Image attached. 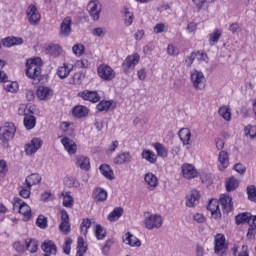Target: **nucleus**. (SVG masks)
Segmentation results:
<instances>
[{"mask_svg": "<svg viewBox=\"0 0 256 256\" xmlns=\"http://www.w3.org/2000/svg\"><path fill=\"white\" fill-rule=\"evenodd\" d=\"M41 67H43V60L40 57L28 59L26 61V76L39 83L41 81Z\"/></svg>", "mask_w": 256, "mask_h": 256, "instance_id": "nucleus-1", "label": "nucleus"}, {"mask_svg": "<svg viewBox=\"0 0 256 256\" xmlns=\"http://www.w3.org/2000/svg\"><path fill=\"white\" fill-rule=\"evenodd\" d=\"M23 115V123L25 129L27 131L35 129V125H37V118L35 117V105L27 104L25 108H23Z\"/></svg>", "mask_w": 256, "mask_h": 256, "instance_id": "nucleus-2", "label": "nucleus"}, {"mask_svg": "<svg viewBox=\"0 0 256 256\" xmlns=\"http://www.w3.org/2000/svg\"><path fill=\"white\" fill-rule=\"evenodd\" d=\"M146 229L153 231V229H161L163 227V217L158 214L148 213V216L144 219Z\"/></svg>", "mask_w": 256, "mask_h": 256, "instance_id": "nucleus-3", "label": "nucleus"}, {"mask_svg": "<svg viewBox=\"0 0 256 256\" xmlns=\"http://www.w3.org/2000/svg\"><path fill=\"white\" fill-rule=\"evenodd\" d=\"M17 128L13 122H6L4 126L0 128V139L3 143H7V141H11L13 137H15V133Z\"/></svg>", "mask_w": 256, "mask_h": 256, "instance_id": "nucleus-4", "label": "nucleus"}, {"mask_svg": "<svg viewBox=\"0 0 256 256\" xmlns=\"http://www.w3.org/2000/svg\"><path fill=\"white\" fill-rule=\"evenodd\" d=\"M97 73L99 78L103 79V81H113V79H115V70L107 64H101L97 68Z\"/></svg>", "mask_w": 256, "mask_h": 256, "instance_id": "nucleus-5", "label": "nucleus"}, {"mask_svg": "<svg viewBox=\"0 0 256 256\" xmlns=\"http://www.w3.org/2000/svg\"><path fill=\"white\" fill-rule=\"evenodd\" d=\"M227 251V246L225 244V235L216 234L214 238V253L219 256L225 255Z\"/></svg>", "mask_w": 256, "mask_h": 256, "instance_id": "nucleus-6", "label": "nucleus"}, {"mask_svg": "<svg viewBox=\"0 0 256 256\" xmlns=\"http://www.w3.org/2000/svg\"><path fill=\"white\" fill-rule=\"evenodd\" d=\"M139 59H141L139 54L128 56L122 63V69L124 73H129L130 71H133V69H135V66L139 63Z\"/></svg>", "mask_w": 256, "mask_h": 256, "instance_id": "nucleus-7", "label": "nucleus"}, {"mask_svg": "<svg viewBox=\"0 0 256 256\" xmlns=\"http://www.w3.org/2000/svg\"><path fill=\"white\" fill-rule=\"evenodd\" d=\"M190 79L194 89H196L197 91L203 89V81H205V75L203 74V72L199 70L192 71Z\"/></svg>", "mask_w": 256, "mask_h": 256, "instance_id": "nucleus-8", "label": "nucleus"}, {"mask_svg": "<svg viewBox=\"0 0 256 256\" xmlns=\"http://www.w3.org/2000/svg\"><path fill=\"white\" fill-rule=\"evenodd\" d=\"M78 97H81L84 101H90V103H99L101 96L97 91L84 90L78 93Z\"/></svg>", "mask_w": 256, "mask_h": 256, "instance_id": "nucleus-9", "label": "nucleus"}, {"mask_svg": "<svg viewBox=\"0 0 256 256\" xmlns=\"http://www.w3.org/2000/svg\"><path fill=\"white\" fill-rule=\"evenodd\" d=\"M61 223L59 229L64 235H69L71 233V224H69V213L67 210H61Z\"/></svg>", "mask_w": 256, "mask_h": 256, "instance_id": "nucleus-10", "label": "nucleus"}, {"mask_svg": "<svg viewBox=\"0 0 256 256\" xmlns=\"http://www.w3.org/2000/svg\"><path fill=\"white\" fill-rule=\"evenodd\" d=\"M42 146L43 140H41V138H33L30 143L25 145L26 155H33L34 153H37Z\"/></svg>", "mask_w": 256, "mask_h": 256, "instance_id": "nucleus-11", "label": "nucleus"}, {"mask_svg": "<svg viewBox=\"0 0 256 256\" xmlns=\"http://www.w3.org/2000/svg\"><path fill=\"white\" fill-rule=\"evenodd\" d=\"M27 17L31 25H37L39 20L41 19V14H39V10H37V6L30 5L27 8Z\"/></svg>", "mask_w": 256, "mask_h": 256, "instance_id": "nucleus-12", "label": "nucleus"}, {"mask_svg": "<svg viewBox=\"0 0 256 256\" xmlns=\"http://www.w3.org/2000/svg\"><path fill=\"white\" fill-rule=\"evenodd\" d=\"M88 9L90 17H92L94 21H99V17L101 14V4H99V1H90Z\"/></svg>", "mask_w": 256, "mask_h": 256, "instance_id": "nucleus-13", "label": "nucleus"}, {"mask_svg": "<svg viewBox=\"0 0 256 256\" xmlns=\"http://www.w3.org/2000/svg\"><path fill=\"white\" fill-rule=\"evenodd\" d=\"M36 96L40 101H49L53 97V90L47 86H39L36 90Z\"/></svg>", "mask_w": 256, "mask_h": 256, "instance_id": "nucleus-14", "label": "nucleus"}, {"mask_svg": "<svg viewBox=\"0 0 256 256\" xmlns=\"http://www.w3.org/2000/svg\"><path fill=\"white\" fill-rule=\"evenodd\" d=\"M71 23H73L71 17L67 16L63 19L60 25V37H69V35H71Z\"/></svg>", "mask_w": 256, "mask_h": 256, "instance_id": "nucleus-15", "label": "nucleus"}, {"mask_svg": "<svg viewBox=\"0 0 256 256\" xmlns=\"http://www.w3.org/2000/svg\"><path fill=\"white\" fill-rule=\"evenodd\" d=\"M220 205H222L223 213H231L233 211V198L228 194L221 195Z\"/></svg>", "mask_w": 256, "mask_h": 256, "instance_id": "nucleus-16", "label": "nucleus"}, {"mask_svg": "<svg viewBox=\"0 0 256 256\" xmlns=\"http://www.w3.org/2000/svg\"><path fill=\"white\" fill-rule=\"evenodd\" d=\"M207 210L210 211L213 219L221 218V210L219 209V201L211 199L207 205Z\"/></svg>", "mask_w": 256, "mask_h": 256, "instance_id": "nucleus-17", "label": "nucleus"}, {"mask_svg": "<svg viewBox=\"0 0 256 256\" xmlns=\"http://www.w3.org/2000/svg\"><path fill=\"white\" fill-rule=\"evenodd\" d=\"M133 161V156L131 152H120L119 154L114 157L113 162L115 165H123L125 163H131Z\"/></svg>", "mask_w": 256, "mask_h": 256, "instance_id": "nucleus-18", "label": "nucleus"}, {"mask_svg": "<svg viewBox=\"0 0 256 256\" xmlns=\"http://www.w3.org/2000/svg\"><path fill=\"white\" fill-rule=\"evenodd\" d=\"M61 143L69 155H75V153H77V144L75 141L68 137H64L61 139Z\"/></svg>", "mask_w": 256, "mask_h": 256, "instance_id": "nucleus-19", "label": "nucleus"}, {"mask_svg": "<svg viewBox=\"0 0 256 256\" xmlns=\"http://www.w3.org/2000/svg\"><path fill=\"white\" fill-rule=\"evenodd\" d=\"M41 249L45 253L44 256L57 255V245L51 240L43 242Z\"/></svg>", "mask_w": 256, "mask_h": 256, "instance_id": "nucleus-20", "label": "nucleus"}, {"mask_svg": "<svg viewBox=\"0 0 256 256\" xmlns=\"http://www.w3.org/2000/svg\"><path fill=\"white\" fill-rule=\"evenodd\" d=\"M182 174L185 179H195L199 175L195 166L191 164H184L182 166Z\"/></svg>", "mask_w": 256, "mask_h": 256, "instance_id": "nucleus-21", "label": "nucleus"}, {"mask_svg": "<svg viewBox=\"0 0 256 256\" xmlns=\"http://www.w3.org/2000/svg\"><path fill=\"white\" fill-rule=\"evenodd\" d=\"M199 199H201L199 191L192 190L191 193L186 196V207H195V205L199 203Z\"/></svg>", "mask_w": 256, "mask_h": 256, "instance_id": "nucleus-22", "label": "nucleus"}, {"mask_svg": "<svg viewBox=\"0 0 256 256\" xmlns=\"http://www.w3.org/2000/svg\"><path fill=\"white\" fill-rule=\"evenodd\" d=\"M76 166L83 169V171H89L91 169V162L87 156L78 155L76 156Z\"/></svg>", "mask_w": 256, "mask_h": 256, "instance_id": "nucleus-23", "label": "nucleus"}, {"mask_svg": "<svg viewBox=\"0 0 256 256\" xmlns=\"http://www.w3.org/2000/svg\"><path fill=\"white\" fill-rule=\"evenodd\" d=\"M218 161L220 163L219 170L225 171V169L229 167V153H227L225 150L220 151L218 155Z\"/></svg>", "mask_w": 256, "mask_h": 256, "instance_id": "nucleus-24", "label": "nucleus"}, {"mask_svg": "<svg viewBox=\"0 0 256 256\" xmlns=\"http://www.w3.org/2000/svg\"><path fill=\"white\" fill-rule=\"evenodd\" d=\"M71 71H73V65L64 63L63 66L58 67L57 75L60 79H67Z\"/></svg>", "mask_w": 256, "mask_h": 256, "instance_id": "nucleus-25", "label": "nucleus"}, {"mask_svg": "<svg viewBox=\"0 0 256 256\" xmlns=\"http://www.w3.org/2000/svg\"><path fill=\"white\" fill-rule=\"evenodd\" d=\"M123 242L126 243V245H130V247H141V240H139V238L135 237V235L131 234L130 232L125 234Z\"/></svg>", "mask_w": 256, "mask_h": 256, "instance_id": "nucleus-26", "label": "nucleus"}, {"mask_svg": "<svg viewBox=\"0 0 256 256\" xmlns=\"http://www.w3.org/2000/svg\"><path fill=\"white\" fill-rule=\"evenodd\" d=\"M41 183V175L33 173L26 177L24 185H27L28 189H31L33 185H39Z\"/></svg>", "mask_w": 256, "mask_h": 256, "instance_id": "nucleus-27", "label": "nucleus"}, {"mask_svg": "<svg viewBox=\"0 0 256 256\" xmlns=\"http://www.w3.org/2000/svg\"><path fill=\"white\" fill-rule=\"evenodd\" d=\"M178 137H180L183 145H189L191 141V130L189 128H181L178 132Z\"/></svg>", "mask_w": 256, "mask_h": 256, "instance_id": "nucleus-28", "label": "nucleus"}, {"mask_svg": "<svg viewBox=\"0 0 256 256\" xmlns=\"http://www.w3.org/2000/svg\"><path fill=\"white\" fill-rule=\"evenodd\" d=\"M99 169H100V173L106 179H109L110 181H113V179H115V174L113 173V169H111V166H109L108 164L100 165Z\"/></svg>", "mask_w": 256, "mask_h": 256, "instance_id": "nucleus-29", "label": "nucleus"}, {"mask_svg": "<svg viewBox=\"0 0 256 256\" xmlns=\"http://www.w3.org/2000/svg\"><path fill=\"white\" fill-rule=\"evenodd\" d=\"M72 114L74 115V117L81 119L89 115V109L85 106L78 105L73 108Z\"/></svg>", "mask_w": 256, "mask_h": 256, "instance_id": "nucleus-30", "label": "nucleus"}, {"mask_svg": "<svg viewBox=\"0 0 256 256\" xmlns=\"http://www.w3.org/2000/svg\"><path fill=\"white\" fill-rule=\"evenodd\" d=\"M141 157L142 159H145V161H148V163H157V154L151 150H143L141 153Z\"/></svg>", "mask_w": 256, "mask_h": 256, "instance_id": "nucleus-31", "label": "nucleus"}, {"mask_svg": "<svg viewBox=\"0 0 256 256\" xmlns=\"http://www.w3.org/2000/svg\"><path fill=\"white\" fill-rule=\"evenodd\" d=\"M23 39L16 37H7L2 40L3 47H13L14 45H22Z\"/></svg>", "mask_w": 256, "mask_h": 256, "instance_id": "nucleus-32", "label": "nucleus"}, {"mask_svg": "<svg viewBox=\"0 0 256 256\" xmlns=\"http://www.w3.org/2000/svg\"><path fill=\"white\" fill-rule=\"evenodd\" d=\"M93 199H95V201H97L98 203L107 201V191L103 188H97L93 192Z\"/></svg>", "mask_w": 256, "mask_h": 256, "instance_id": "nucleus-33", "label": "nucleus"}, {"mask_svg": "<svg viewBox=\"0 0 256 256\" xmlns=\"http://www.w3.org/2000/svg\"><path fill=\"white\" fill-rule=\"evenodd\" d=\"M18 212L23 215V221H29V219H31V207L25 203V201L22 203V206H20Z\"/></svg>", "mask_w": 256, "mask_h": 256, "instance_id": "nucleus-34", "label": "nucleus"}, {"mask_svg": "<svg viewBox=\"0 0 256 256\" xmlns=\"http://www.w3.org/2000/svg\"><path fill=\"white\" fill-rule=\"evenodd\" d=\"M255 218H256V216H251V214H249V213L238 214L235 217L236 225H241V223H248V225H249V221H251V219H255Z\"/></svg>", "mask_w": 256, "mask_h": 256, "instance_id": "nucleus-35", "label": "nucleus"}, {"mask_svg": "<svg viewBox=\"0 0 256 256\" xmlns=\"http://www.w3.org/2000/svg\"><path fill=\"white\" fill-rule=\"evenodd\" d=\"M221 35H223V30L221 29H215L209 37V45L213 47V45H216V43H219V39H221Z\"/></svg>", "mask_w": 256, "mask_h": 256, "instance_id": "nucleus-36", "label": "nucleus"}, {"mask_svg": "<svg viewBox=\"0 0 256 256\" xmlns=\"http://www.w3.org/2000/svg\"><path fill=\"white\" fill-rule=\"evenodd\" d=\"M153 147L158 155V157H167V155H169V151L166 149L165 145L156 142L153 144Z\"/></svg>", "mask_w": 256, "mask_h": 256, "instance_id": "nucleus-37", "label": "nucleus"}, {"mask_svg": "<svg viewBox=\"0 0 256 256\" xmlns=\"http://www.w3.org/2000/svg\"><path fill=\"white\" fill-rule=\"evenodd\" d=\"M87 253V246L83 237H78L77 240V253L76 256H84Z\"/></svg>", "mask_w": 256, "mask_h": 256, "instance_id": "nucleus-38", "label": "nucleus"}, {"mask_svg": "<svg viewBox=\"0 0 256 256\" xmlns=\"http://www.w3.org/2000/svg\"><path fill=\"white\" fill-rule=\"evenodd\" d=\"M256 235V218H251L249 220V228L246 234L247 239L251 240Z\"/></svg>", "mask_w": 256, "mask_h": 256, "instance_id": "nucleus-39", "label": "nucleus"}, {"mask_svg": "<svg viewBox=\"0 0 256 256\" xmlns=\"http://www.w3.org/2000/svg\"><path fill=\"white\" fill-rule=\"evenodd\" d=\"M239 187V180L235 177H230L226 180V191H235Z\"/></svg>", "mask_w": 256, "mask_h": 256, "instance_id": "nucleus-40", "label": "nucleus"}, {"mask_svg": "<svg viewBox=\"0 0 256 256\" xmlns=\"http://www.w3.org/2000/svg\"><path fill=\"white\" fill-rule=\"evenodd\" d=\"M48 55H52L53 57H59L61 55V46L58 44H51L46 48Z\"/></svg>", "mask_w": 256, "mask_h": 256, "instance_id": "nucleus-41", "label": "nucleus"}, {"mask_svg": "<svg viewBox=\"0 0 256 256\" xmlns=\"http://www.w3.org/2000/svg\"><path fill=\"white\" fill-rule=\"evenodd\" d=\"M123 215V208L122 207H116L112 212L109 213L108 215V221H117L119 217Z\"/></svg>", "mask_w": 256, "mask_h": 256, "instance_id": "nucleus-42", "label": "nucleus"}, {"mask_svg": "<svg viewBox=\"0 0 256 256\" xmlns=\"http://www.w3.org/2000/svg\"><path fill=\"white\" fill-rule=\"evenodd\" d=\"M95 236L98 239V241L103 240L105 237H107V230H105V228L103 226H101L100 224H97L95 226Z\"/></svg>", "mask_w": 256, "mask_h": 256, "instance_id": "nucleus-43", "label": "nucleus"}, {"mask_svg": "<svg viewBox=\"0 0 256 256\" xmlns=\"http://www.w3.org/2000/svg\"><path fill=\"white\" fill-rule=\"evenodd\" d=\"M133 19V12L129 11V8H124V25L126 27H131V25H133Z\"/></svg>", "mask_w": 256, "mask_h": 256, "instance_id": "nucleus-44", "label": "nucleus"}, {"mask_svg": "<svg viewBox=\"0 0 256 256\" xmlns=\"http://www.w3.org/2000/svg\"><path fill=\"white\" fill-rule=\"evenodd\" d=\"M61 196L63 197V207L71 209L73 207V196H70V192H62Z\"/></svg>", "mask_w": 256, "mask_h": 256, "instance_id": "nucleus-45", "label": "nucleus"}, {"mask_svg": "<svg viewBox=\"0 0 256 256\" xmlns=\"http://www.w3.org/2000/svg\"><path fill=\"white\" fill-rule=\"evenodd\" d=\"M144 181L149 185L150 187H157V176L153 173H147L144 177Z\"/></svg>", "mask_w": 256, "mask_h": 256, "instance_id": "nucleus-46", "label": "nucleus"}, {"mask_svg": "<svg viewBox=\"0 0 256 256\" xmlns=\"http://www.w3.org/2000/svg\"><path fill=\"white\" fill-rule=\"evenodd\" d=\"M91 219L85 218L82 220V223L80 224V231L83 235H87L89 233V229H91Z\"/></svg>", "mask_w": 256, "mask_h": 256, "instance_id": "nucleus-47", "label": "nucleus"}, {"mask_svg": "<svg viewBox=\"0 0 256 256\" xmlns=\"http://www.w3.org/2000/svg\"><path fill=\"white\" fill-rule=\"evenodd\" d=\"M218 113L225 121H231V111L227 106L220 107Z\"/></svg>", "mask_w": 256, "mask_h": 256, "instance_id": "nucleus-48", "label": "nucleus"}, {"mask_svg": "<svg viewBox=\"0 0 256 256\" xmlns=\"http://www.w3.org/2000/svg\"><path fill=\"white\" fill-rule=\"evenodd\" d=\"M18 191L20 197H23V199H29V197H31V188L27 187L25 184L24 186L18 187Z\"/></svg>", "mask_w": 256, "mask_h": 256, "instance_id": "nucleus-49", "label": "nucleus"}, {"mask_svg": "<svg viewBox=\"0 0 256 256\" xmlns=\"http://www.w3.org/2000/svg\"><path fill=\"white\" fill-rule=\"evenodd\" d=\"M111 105H113V101H101L97 104L96 109H98V111H109Z\"/></svg>", "mask_w": 256, "mask_h": 256, "instance_id": "nucleus-50", "label": "nucleus"}, {"mask_svg": "<svg viewBox=\"0 0 256 256\" xmlns=\"http://www.w3.org/2000/svg\"><path fill=\"white\" fill-rule=\"evenodd\" d=\"M247 195L249 201L256 203V187L255 185H250L247 187Z\"/></svg>", "mask_w": 256, "mask_h": 256, "instance_id": "nucleus-51", "label": "nucleus"}, {"mask_svg": "<svg viewBox=\"0 0 256 256\" xmlns=\"http://www.w3.org/2000/svg\"><path fill=\"white\" fill-rule=\"evenodd\" d=\"M72 51L74 55H76L77 57H81V55L85 53V46L83 44H76L72 47Z\"/></svg>", "mask_w": 256, "mask_h": 256, "instance_id": "nucleus-52", "label": "nucleus"}, {"mask_svg": "<svg viewBox=\"0 0 256 256\" xmlns=\"http://www.w3.org/2000/svg\"><path fill=\"white\" fill-rule=\"evenodd\" d=\"M36 225L40 229H47V217H45L44 215H39L36 220Z\"/></svg>", "mask_w": 256, "mask_h": 256, "instance_id": "nucleus-53", "label": "nucleus"}, {"mask_svg": "<svg viewBox=\"0 0 256 256\" xmlns=\"http://www.w3.org/2000/svg\"><path fill=\"white\" fill-rule=\"evenodd\" d=\"M4 89L10 93H15L19 89V84L17 82H8L4 84Z\"/></svg>", "mask_w": 256, "mask_h": 256, "instance_id": "nucleus-54", "label": "nucleus"}, {"mask_svg": "<svg viewBox=\"0 0 256 256\" xmlns=\"http://www.w3.org/2000/svg\"><path fill=\"white\" fill-rule=\"evenodd\" d=\"M71 243H73V240L71 238H67L63 244V253L66 255H70L71 253Z\"/></svg>", "mask_w": 256, "mask_h": 256, "instance_id": "nucleus-55", "label": "nucleus"}, {"mask_svg": "<svg viewBox=\"0 0 256 256\" xmlns=\"http://www.w3.org/2000/svg\"><path fill=\"white\" fill-rule=\"evenodd\" d=\"M167 53L168 55H173V56L179 55V48H177L173 44H169L167 47Z\"/></svg>", "mask_w": 256, "mask_h": 256, "instance_id": "nucleus-56", "label": "nucleus"}, {"mask_svg": "<svg viewBox=\"0 0 256 256\" xmlns=\"http://www.w3.org/2000/svg\"><path fill=\"white\" fill-rule=\"evenodd\" d=\"M195 56H196L195 52H192V53H190L189 56L186 57V59H185L186 67H191L193 65V61H195V59H196Z\"/></svg>", "mask_w": 256, "mask_h": 256, "instance_id": "nucleus-57", "label": "nucleus"}, {"mask_svg": "<svg viewBox=\"0 0 256 256\" xmlns=\"http://www.w3.org/2000/svg\"><path fill=\"white\" fill-rule=\"evenodd\" d=\"M167 31V26L163 23H158L154 26V33H165Z\"/></svg>", "mask_w": 256, "mask_h": 256, "instance_id": "nucleus-58", "label": "nucleus"}, {"mask_svg": "<svg viewBox=\"0 0 256 256\" xmlns=\"http://www.w3.org/2000/svg\"><path fill=\"white\" fill-rule=\"evenodd\" d=\"M65 185L69 187V189H71V187H77V180L73 177H68L65 179Z\"/></svg>", "mask_w": 256, "mask_h": 256, "instance_id": "nucleus-59", "label": "nucleus"}, {"mask_svg": "<svg viewBox=\"0 0 256 256\" xmlns=\"http://www.w3.org/2000/svg\"><path fill=\"white\" fill-rule=\"evenodd\" d=\"M13 247L17 253H25V245H23L20 241L14 242Z\"/></svg>", "mask_w": 256, "mask_h": 256, "instance_id": "nucleus-60", "label": "nucleus"}, {"mask_svg": "<svg viewBox=\"0 0 256 256\" xmlns=\"http://www.w3.org/2000/svg\"><path fill=\"white\" fill-rule=\"evenodd\" d=\"M23 200L21 198H14L13 200V210L19 211L21 209V206L23 205Z\"/></svg>", "mask_w": 256, "mask_h": 256, "instance_id": "nucleus-61", "label": "nucleus"}, {"mask_svg": "<svg viewBox=\"0 0 256 256\" xmlns=\"http://www.w3.org/2000/svg\"><path fill=\"white\" fill-rule=\"evenodd\" d=\"M233 169L237 173H240V175H243V173H245L247 171V168L241 163L234 165Z\"/></svg>", "mask_w": 256, "mask_h": 256, "instance_id": "nucleus-62", "label": "nucleus"}, {"mask_svg": "<svg viewBox=\"0 0 256 256\" xmlns=\"http://www.w3.org/2000/svg\"><path fill=\"white\" fill-rule=\"evenodd\" d=\"M76 66L79 67L80 69H87L89 67V60L87 59L78 60L76 62Z\"/></svg>", "mask_w": 256, "mask_h": 256, "instance_id": "nucleus-63", "label": "nucleus"}, {"mask_svg": "<svg viewBox=\"0 0 256 256\" xmlns=\"http://www.w3.org/2000/svg\"><path fill=\"white\" fill-rule=\"evenodd\" d=\"M113 245V240H107L105 245L102 248L103 255H107L109 253V250L111 249V246Z\"/></svg>", "mask_w": 256, "mask_h": 256, "instance_id": "nucleus-64", "label": "nucleus"}]
</instances>
